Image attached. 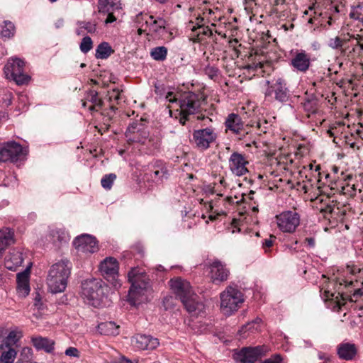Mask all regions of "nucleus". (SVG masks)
<instances>
[{"label": "nucleus", "instance_id": "obj_1", "mask_svg": "<svg viewBox=\"0 0 363 363\" xmlns=\"http://www.w3.org/2000/svg\"><path fill=\"white\" fill-rule=\"evenodd\" d=\"M131 283L128 295V301L133 306H138L148 299L149 278L145 271L140 268H132L128 274Z\"/></svg>", "mask_w": 363, "mask_h": 363}, {"label": "nucleus", "instance_id": "obj_2", "mask_svg": "<svg viewBox=\"0 0 363 363\" xmlns=\"http://www.w3.org/2000/svg\"><path fill=\"white\" fill-rule=\"evenodd\" d=\"M169 283L172 290L181 300L187 311L196 313L203 310V305L199 301L198 296L194 292L189 281L177 277L172 279Z\"/></svg>", "mask_w": 363, "mask_h": 363}, {"label": "nucleus", "instance_id": "obj_3", "mask_svg": "<svg viewBox=\"0 0 363 363\" xmlns=\"http://www.w3.org/2000/svg\"><path fill=\"white\" fill-rule=\"evenodd\" d=\"M71 263L62 259L54 264L49 270L47 283L50 291L53 294L65 291L67 284V279L71 273Z\"/></svg>", "mask_w": 363, "mask_h": 363}, {"label": "nucleus", "instance_id": "obj_4", "mask_svg": "<svg viewBox=\"0 0 363 363\" xmlns=\"http://www.w3.org/2000/svg\"><path fill=\"white\" fill-rule=\"evenodd\" d=\"M206 104V96L202 94H196L191 91L180 94L178 99L180 118L179 122L185 125L186 121L191 115L199 113L202 105Z\"/></svg>", "mask_w": 363, "mask_h": 363}, {"label": "nucleus", "instance_id": "obj_5", "mask_svg": "<svg viewBox=\"0 0 363 363\" xmlns=\"http://www.w3.org/2000/svg\"><path fill=\"white\" fill-rule=\"evenodd\" d=\"M104 288L105 285L101 279L85 280L82 284L81 296L86 304L99 307L104 296Z\"/></svg>", "mask_w": 363, "mask_h": 363}, {"label": "nucleus", "instance_id": "obj_6", "mask_svg": "<svg viewBox=\"0 0 363 363\" xmlns=\"http://www.w3.org/2000/svg\"><path fill=\"white\" fill-rule=\"evenodd\" d=\"M244 302L243 294L236 287L228 286L220 294V309L225 315L237 311Z\"/></svg>", "mask_w": 363, "mask_h": 363}, {"label": "nucleus", "instance_id": "obj_7", "mask_svg": "<svg viewBox=\"0 0 363 363\" xmlns=\"http://www.w3.org/2000/svg\"><path fill=\"white\" fill-rule=\"evenodd\" d=\"M24 65V62L18 58L9 60L4 67L6 78L13 79L18 85L28 83L30 77L25 74Z\"/></svg>", "mask_w": 363, "mask_h": 363}, {"label": "nucleus", "instance_id": "obj_8", "mask_svg": "<svg viewBox=\"0 0 363 363\" xmlns=\"http://www.w3.org/2000/svg\"><path fill=\"white\" fill-rule=\"evenodd\" d=\"M277 227L284 233H293L300 223V216L293 211H286L277 215Z\"/></svg>", "mask_w": 363, "mask_h": 363}, {"label": "nucleus", "instance_id": "obj_9", "mask_svg": "<svg viewBox=\"0 0 363 363\" xmlns=\"http://www.w3.org/2000/svg\"><path fill=\"white\" fill-rule=\"evenodd\" d=\"M23 154L22 146L16 142H8L0 147V162H16Z\"/></svg>", "mask_w": 363, "mask_h": 363}, {"label": "nucleus", "instance_id": "obj_10", "mask_svg": "<svg viewBox=\"0 0 363 363\" xmlns=\"http://www.w3.org/2000/svg\"><path fill=\"white\" fill-rule=\"evenodd\" d=\"M217 138L214 130L211 128H206L194 130L193 133V141L196 146L200 150H206Z\"/></svg>", "mask_w": 363, "mask_h": 363}, {"label": "nucleus", "instance_id": "obj_11", "mask_svg": "<svg viewBox=\"0 0 363 363\" xmlns=\"http://www.w3.org/2000/svg\"><path fill=\"white\" fill-rule=\"evenodd\" d=\"M208 267L210 269L209 277L213 283L217 284L228 279L230 272L220 260L209 262Z\"/></svg>", "mask_w": 363, "mask_h": 363}, {"label": "nucleus", "instance_id": "obj_12", "mask_svg": "<svg viewBox=\"0 0 363 363\" xmlns=\"http://www.w3.org/2000/svg\"><path fill=\"white\" fill-rule=\"evenodd\" d=\"M228 162L230 172L235 176H244L249 172L247 168L248 161L242 154L234 152L230 155Z\"/></svg>", "mask_w": 363, "mask_h": 363}, {"label": "nucleus", "instance_id": "obj_13", "mask_svg": "<svg viewBox=\"0 0 363 363\" xmlns=\"http://www.w3.org/2000/svg\"><path fill=\"white\" fill-rule=\"evenodd\" d=\"M273 93L277 101L281 103L289 101L290 97L289 91L284 79H277L275 82L268 88L265 95L266 96H271Z\"/></svg>", "mask_w": 363, "mask_h": 363}, {"label": "nucleus", "instance_id": "obj_14", "mask_svg": "<svg viewBox=\"0 0 363 363\" xmlns=\"http://www.w3.org/2000/svg\"><path fill=\"white\" fill-rule=\"evenodd\" d=\"M351 37V45L345 46L341 50V55L351 59L363 55V35H354Z\"/></svg>", "mask_w": 363, "mask_h": 363}, {"label": "nucleus", "instance_id": "obj_15", "mask_svg": "<svg viewBox=\"0 0 363 363\" xmlns=\"http://www.w3.org/2000/svg\"><path fill=\"white\" fill-rule=\"evenodd\" d=\"M74 245L76 249L83 253H94L98 250L95 238L89 235H82L75 238Z\"/></svg>", "mask_w": 363, "mask_h": 363}, {"label": "nucleus", "instance_id": "obj_16", "mask_svg": "<svg viewBox=\"0 0 363 363\" xmlns=\"http://www.w3.org/2000/svg\"><path fill=\"white\" fill-rule=\"evenodd\" d=\"M263 354L262 347H244L238 354V359L242 363H254Z\"/></svg>", "mask_w": 363, "mask_h": 363}, {"label": "nucleus", "instance_id": "obj_17", "mask_svg": "<svg viewBox=\"0 0 363 363\" xmlns=\"http://www.w3.org/2000/svg\"><path fill=\"white\" fill-rule=\"evenodd\" d=\"M291 65L297 71L306 72L311 65V57L304 50L296 52L291 60Z\"/></svg>", "mask_w": 363, "mask_h": 363}, {"label": "nucleus", "instance_id": "obj_18", "mask_svg": "<svg viewBox=\"0 0 363 363\" xmlns=\"http://www.w3.org/2000/svg\"><path fill=\"white\" fill-rule=\"evenodd\" d=\"M100 271L106 279L116 280L118 273V261L111 257H106L100 264Z\"/></svg>", "mask_w": 363, "mask_h": 363}, {"label": "nucleus", "instance_id": "obj_19", "mask_svg": "<svg viewBox=\"0 0 363 363\" xmlns=\"http://www.w3.org/2000/svg\"><path fill=\"white\" fill-rule=\"evenodd\" d=\"M135 347L140 350H154L157 347L160 342L157 338L150 335L138 334L132 339Z\"/></svg>", "mask_w": 363, "mask_h": 363}, {"label": "nucleus", "instance_id": "obj_20", "mask_svg": "<svg viewBox=\"0 0 363 363\" xmlns=\"http://www.w3.org/2000/svg\"><path fill=\"white\" fill-rule=\"evenodd\" d=\"M357 347L353 343L342 342L337 347V353L338 357L346 361L354 359L357 354Z\"/></svg>", "mask_w": 363, "mask_h": 363}, {"label": "nucleus", "instance_id": "obj_21", "mask_svg": "<svg viewBox=\"0 0 363 363\" xmlns=\"http://www.w3.org/2000/svg\"><path fill=\"white\" fill-rule=\"evenodd\" d=\"M16 291L18 296L24 298L30 292L29 286V269H26L24 272L17 274Z\"/></svg>", "mask_w": 363, "mask_h": 363}, {"label": "nucleus", "instance_id": "obj_22", "mask_svg": "<svg viewBox=\"0 0 363 363\" xmlns=\"http://www.w3.org/2000/svg\"><path fill=\"white\" fill-rule=\"evenodd\" d=\"M225 124L227 129L235 134L244 135L245 133H247V132L243 131V123L241 118L238 114H229Z\"/></svg>", "mask_w": 363, "mask_h": 363}, {"label": "nucleus", "instance_id": "obj_23", "mask_svg": "<svg viewBox=\"0 0 363 363\" xmlns=\"http://www.w3.org/2000/svg\"><path fill=\"white\" fill-rule=\"evenodd\" d=\"M23 260L22 253L16 250H12L6 257L5 267L11 271L16 270L17 267L21 265Z\"/></svg>", "mask_w": 363, "mask_h": 363}, {"label": "nucleus", "instance_id": "obj_24", "mask_svg": "<svg viewBox=\"0 0 363 363\" xmlns=\"http://www.w3.org/2000/svg\"><path fill=\"white\" fill-rule=\"evenodd\" d=\"M191 30L193 32L191 39L194 43H199L202 41L205 37H210L213 35V31L208 26H205L203 24H199V23H197V26H193L191 27Z\"/></svg>", "mask_w": 363, "mask_h": 363}, {"label": "nucleus", "instance_id": "obj_25", "mask_svg": "<svg viewBox=\"0 0 363 363\" xmlns=\"http://www.w3.org/2000/svg\"><path fill=\"white\" fill-rule=\"evenodd\" d=\"M33 346L38 350H43L48 353H50L54 350L55 342L47 337L37 336L32 337Z\"/></svg>", "mask_w": 363, "mask_h": 363}, {"label": "nucleus", "instance_id": "obj_26", "mask_svg": "<svg viewBox=\"0 0 363 363\" xmlns=\"http://www.w3.org/2000/svg\"><path fill=\"white\" fill-rule=\"evenodd\" d=\"M351 37H354L353 34H350L349 33L342 34L341 36H336L333 38H330L328 40V45L332 49H340L341 51L342 49L346 46V44L351 41Z\"/></svg>", "mask_w": 363, "mask_h": 363}, {"label": "nucleus", "instance_id": "obj_27", "mask_svg": "<svg viewBox=\"0 0 363 363\" xmlns=\"http://www.w3.org/2000/svg\"><path fill=\"white\" fill-rule=\"evenodd\" d=\"M121 0H99L98 9L100 13H108L121 9Z\"/></svg>", "mask_w": 363, "mask_h": 363}, {"label": "nucleus", "instance_id": "obj_28", "mask_svg": "<svg viewBox=\"0 0 363 363\" xmlns=\"http://www.w3.org/2000/svg\"><path fill=\"white\" fill-rule=\"evenodd\" d=\"M86 100L93 104L89 107V110L91 112L98 111L103 106V101L99 98L98 92L95 90H89L86 95Z\"/></svg>", "mask_w": 363, "mask_h": 363}, {"label": "nucleus", "instance_id": "obj_29", "mask_svg": "<svg viewBox=\"0 0 363 363\" xmlns=\"http://www.w3.org/2000/svg\"><path fill=\"white\" fill-rule=\"evenodd\" d=\"M118 325L114 322L101 323L98 325V330L101 334L105 335H116L118 334Z\"/></svg>", "mask_w": 363, "mask_h": 363}, {"label": "nucleus", "instance_id": "obj_30", "mask_svg": "<svg viewBox=\"0 0 363 363\" xmlns=\"http://www.w3.org/2000/svg\"><path fill=\"white\" fill-rule=\"evenodd\" d=\"M16 32L14 24L10 21H4L0 23V36L2 38H10L13 37Z\"/></svg>", "mask_w": 363, "mask_h": 363}, {"label": "nucleus", "instance_id": "obj_31", "mask_svg": "<svg viewBox=\"0 0 363 363\" xmlns=\"http://www.w3.org/2000/svg\"><path fill=\"white\" fill-rule=\"evenodd\" d=\"M50 238L51 241L55 245L62 242H67L68 240L66 232L60 228H54L50 230Z\"/></svg>", "mask_w": 363, "mask_h": 363}, {"label": "nucleus", "instance_id": "obj_32", "mask_svg": "<svg viewBox=\"0 0 363 363\" xmlns=\"http://www.w3.org/2000/svg\"><path fill=\"white\" fill-rule=\"evenodd\" d=\"M113 52V50L108 45V43H106V42H103L98 45V47L96 50L95 56L97 59H106Z\"/></svg>", "mask_w": 363, "mask_h": 363}, {"label": "nucleus", "instance_id": "obj_33", "mask_svg": "<svg viewBox=\"0 0 363 363\" xmlns=\"http://www.w3.org/2000/svg\"><path fill=\"white\" fill-rule=\"evenodd\" d=\"M352 178V176L351 174L342 177L344 183L341 184L340 186V191L342 194L352 196L355 193V185L354 184H350L347 182V181L350 180Z\"/></svg>", "mask_w": 363, "mask_h": 363}, {"label": "nucleus", "instance_id": "obj_34", "mask_svg": "<svg viewBox=\"0 0 363 363\" xmlns=\"http://www.w3.org/2000/svg\"><path fill=\"white\" fill-rule=\"evenodd\" d=\"M261 323H262V320L260 318H257L255 320H253L252 322L248 323L247 325H244L239 330V333H240V336H242V337H245L244 334L247 331H250V332L253 333L255 331L259 330L260 328H261Z\"/></svg>", "mask_w": 363, "mask_h": 363}, {"label": "nucleus", "instance_id": "obj_35", "mask_svg": "<svg viewBox=\"0 0 363 363\" xmlns=\"http://www.w3.org/2000/svg\"><path fill=\"white\" fill-rule=\"evenodd\" d=\"M16 354V351L13 348L9 347L7 350L2 352L0 363H13Z\"/></svg>", "mask_w": 363, "mask_h": 363}, {"label": "nucleus", "instance_id": "obj_36", "mask_svg": "<svg viewBox=\"0 0 363 363\" xmlns=\"http://www.w3.org/2000/svg\"><path fill=\"white\" fill-rule=\"evenodd\" d=\"M151 57L157 61H163L166 59L167 49L164 46L156 47L151 50Z\"/></svg>", "mask_w": 363, "mask_h": 363}, {"label": "nucleus", "instance_id": "obj_37", "mask_svg": "<svg viewBox=\"0 0 363 363\" xmlns=\"http://www.w3.org/2000/svg\"><path fill=\"white\" fill-rule=\"evenodd\" d=\"M79 28L76 33L78 35H80L83 33V29L86 30L88 33H92L96 31V23L92 22L86 21H79L77 23Z\"/></svg>", "mask_w": 363, "mask_h": 363}, {"label": "nucleus", "instance_id": "obj_38", "mask_svg": "<svg viewBox=\"0 0 363 363\" xmlns=\"http://www.w3.org/2000/svg\"><path fill=\"white\" fill-rule=\"evenodd\" d=\"M167 170L164 167L156 169L150 172V177L155 182L162 181L164 178H167Z\"/></svg>", "mask_w": 363, "mask_h": 363}, {"label": "nucleus", "instance_id": "obj_39", "mask_svg": "<svg viewBox=\"0 0 363 363\" xmlns=\"http://www.w3.org/2000/svg\"><path fill=\"white\" fill-rule=\"evenodd\" d=\"M116 175L115 174H106L101 181V186L106 189H111Z\"/></svg>", "mask_w": 363, "mask_h": 363}, {"label": "nucleus", "instance_id": "obj_40", "mask_svg": "<svg viewBox=\"0 0 363 363\" xmlns=\"http://www.w3.org/2000/svg\"><path fill=\"white\" fill-rule=\"evenodd\" d=\"M33 352L29 347H23L21 352L20 357L17 363L28 362L32 359Z\"/></svg>", "mask_w": 363, "mask_h": 363}, {"label": "nucleus", "instance_id": "obj_41", "mask_svg": "<svg viewBox=\"0 0 363 363\" xmlns=\"http://www.w3.org/2000/svg\"><path fill=\"white\" fill-rule=\"evenodd\" d=\"M79 48L81 51L84 53H87L89 51H90L93 48V42L91 38L89 36L83 38Z\"/></svg>", "mask_w": 363, "mask_h": 363}, {"label": "nucleus", "instance_id": "obj_42", "mask_svg": "<svg viewBox=\"0 0 363 363\" xmlns=\"http://www.w3.org/2000/svg\"><path fill=\"white\" fill-rule=\"evenodd\" d=\"M292 0H274L273 11L276 13H280L286 10V5L289 4Z\"/></svg>", "mask_w": 363, "mask_h": 363}, {"label": "nucleus", "instance_id": "obj_43", "mask_svg": "<svg viewBox=\"0 0 363 363\" xmlns=\"http://www.w3.org/2000/svg\"><path fill=\"white\" fill-rule=\"evenodd\" d=\"M351 18L357 19L363 23V5L354 7L350 13Z\"/></svg>", "mask_w": 363, "mask_h": 363}, {"label": "nucleus", "instance_id": "obj_44", "mask_svg": "<svg viewBox=\"0 0 363 363\" xmlns=\"http://www.w3.org/2000/svg\"><path fill=\"white\" fill-rule=\"evenodd\" d=\"M166 22L162 18H158L154 20V21L150 26V30L153 32H159L160 29L164 28Z\"/></svg>", "mask_w": 363, "mask_h": 363}, {"label": "nucleus", "instance_id": "obj_45", "mask_svg": "<svg viewBox=\"0 0 363 363\" xmlns=\"http://www.w3.org/2000/svg\"><path fill=\"white\" fill-rule=\"evenodd\" d=\"M108 97L111 101H118L121 99V92L118 89H113L111 91H108Z\"/></svg>", "mask_w": 363, "mask_h": 363}, {"label": "nucleus", "instance_id": "obj_46", "mask_svg": "<svg viewBox=\"0 0 363 363\" xmlns=\"http://www.w3.org/2000/svg\"><path fill=\"white\" fill-rule=\"evenodd\" d=\"M20 337L18 333L16 331H11L9 333L6 339L8 343H16Z\"/></svg>", "mask_w": 363, "mask_h": 363}, {"label": "nucleus", "instance_id": "obj_47", "mask_svg": "<svg viewBox=\"0 0 363 363\" xmlns=\"http://www.w3.org/2000/svg\"><path fill=\"white\" fill-rule=\"evenodd\" d=\"M65 354L69 357H79V352L76 347H70L65 350Z\"/></svg>", "mask_w": 363, "mask_h": 363}, {"label": "nucleus", "instance_id": "obj_48", "mask_svg": "<svg viewBox=\"0 0 363 363\" xmlns=\"http://www.w3.org/2000/svg\"><path fill=\"white\" fill-rule=\"evenodd\" d=\"M275 238H276L274 236L270 235V238L269 239L264 240L262 245L263 247L265 249V252H267V248H269L273 245Z\"/></svg>", "mask_w": 363, "mask_h": 363}, {"label": "nucleus", "instance_id": "obj_49", "mask_svg": "<svg viewBox=\"0 0 363 363\" xmlns=\"http://www.w3.org/2000/svg\"><path fill=\"white\" fill-rule=\"evenodd\" d=\"M282 358L279 354H275L272 357L266 359L263 363H281Z\"/></svg>", "mask_w": 363, "mask_h": 363}, {"label": "nucleus", "instance_id": "obj_50", "mask_svg": "<svg viewBox=\"0 0 363 363\" xmlns=\"http://www.w3.org/2000/svg\"><path fill=\"white\" fill-rule=\"evenodd\" d=\"M337 281L339 283L340 285H345V287H349L354 284L353 280L347 281L345 279H341V278H338Z\"/></svg>", "mask_w": 363, "mask_h": 363}, {"label": "nucleus", "instance_id": "obj_51", "mask_svg": "<svg viewBox=\"0 0 363 363\" xmlns=\"http://www.w3.org/2000/svg\"><path fill=\"white\" fill-rule=\"evenodd\" d=\"M166 99L170 103L175 102L177 104H178L179 97L175 96L172 92H168L166 96Z\"/></svg>", "mask_w": 363, "mask_h": 363}, {"label": "nucleus", "instance_id": "obj_52", "mask_svg": "<svg viewBox=\"0 0 363 363\" xmlns=\"http://www.w3.org/2000/svg\"><path fill=\"white\" fill-rule=\"evenodd\" d=\"M257 0H243L245 9H252L254 4H257Z\"/></svg>", "mask_w": 363, "mask_h": 363}, {"label": "nucleus", "instance_id": "obj_53", "mask_svg": "<svg viewBox=\"0 0 363 363\" xmlns=\"http://www.w3.org/2000/svg\"><path fill=\"white\" fill-rule=\"evenodd\" d=\"M116 20V17L113 15V12L108 13L107 18L105 20V23H111L114 22Z\"/></svg>", "mask_w": 363, "mask_h": 363}, {"label": "nucleus", "instance_id": "obj_54", "mask_svg": "<svg viewBox=\"0 0 363 363\" xmlns=\"http://www.w3.org/2000/svg\"><path fill=\"white\" fill-rule=\"evenodd\" d=\"M360 272V269L355 267H347V272L351 274H355Z\"/></svg>", "mask_w": 363, "mask_h": 363}, {"label": "nucleus", "instance_id": "obj_55", "mask_svg": "<svg viewBox=\"0 0 363 363\" xmlns=\"http://www.w3.org/2000/svg\"><path fill=\"white\" fill-rule=\"evenodd\" d=\"M334 296V294L329 291L328 290H325L324 291V298L325 300H330V299H333V297Z\"/></svg>", "mask_w": 363, "mask_h": 363}, {"label": "nucleus", "instance_id": "obj_56", "mask_svg": "<svg viewBox=\"0 0 363 363\" xmlns=\"http://www.w3.org/2000/svg\"><path fill=\"white\" fill-rule=\"evenodd\" d=\"M203 21H204V19L203 18H197L196 20V23H195V26H197L198 23L199 24H203ZM189 24H192V26H194V22H192V21H190Z\"/></svg>", "mask_w": 363, "mask_h": 363}, {"label": "nucleus", "instance_id": "obj_57", "mask_svg": "<svg viewBox=\"0 0 363 363\" xmlns=\"http://www.w3.org/2000/svg\"><path fill=\"white\" fill-rule=\"evenodd\" d=\"M306 242H308V244L310 246H311V247L314 246V245H315V240H314V239H313V238H306Z\"/></svg>", "mask_w": 363, "mask_h": 363}, {"label": "nucleus", "instance_id": "obj_58", "mask_svg": "<svg viewBox=\"0 0 363 363\" xmlns=\"http://www.w3.org/2000/svg\"><path fill=\"white\" fill-rule=\"evenodd\" d=\"M318 21V18H311L308 19V23H315V21Z\"/></svg>", "mask_w": 363, "mask_h": 363}, {"label": "nucleus", "instance_id": "obj_59", "mask_svg": "<svg viewBox=\"0 0 363 363\" xmlns=\"http://www.w3.org/2000/svg\"><path fill=\"white\" fill-rule=\"evenodd\" d=\"M123 363H138L137 362H133L131 360L126 359L125 357H123Z\"/></svg>", "mask_w": 363, "mask_h": 363}, {"label": "nucleus", "instance_id": "obj_60", "mask_svg": "<svg viewBox=\"0 0 363 363\" xmlns=\"http://www.w3.org/2000/svg\"><path fill=\"white\" fill-rule=\"evenodd\" d=\"M362 290L358 289L355 291L354 295H362Z\"/></svg>", "mask_w": 363, "mask_h": 363}, {"label": "nucleus", "instance_id": "obj_61", "mask_svg": "<svg viewBox=\"0 0 363 363\" xmlns=\"http://www.w3.org/2000/svg\"><path fill=\"white\" fill-rule=\"evenodd\" d=\"M255 194V192L253 191H250V193H249V199L250 200H252L253 199V197H252V195Z\"/></svg>", "mask_w": 363, "mask_h": 363}, {"label": "nucleus", "instance_id": "obj_62", "mask_svg": "<svg viewBox=\"0 0 363 363\" xmlns=\"http://www.w3.org/2000/svg\"><path fill=\"white\" fill-rule=\"evenodd\" d=\"M325 211H328V212H330V213H333V209L330 206H328V207L325 208Z\"/></svg>", "mask_w": 363, "mask_h": 363}, {"label": "nucleus", "instance_id": "obj_63", "mask_svg": "<svg viewBox=\"0 0 363 363\" xmlns=\"http://www.w3.org/2000/svg\"><path fill=\"white\" fill-rule=\"evenodd\" d=\"M328 24L329 26H331L333 24V18H332V17H329L328 21Z\"/></svg>", "mask_w": 363, "mask_h": 363}, {"label": "nucleus", "instance_id": "obj_64", "mask_svg": "<svg viewBox=\"0 0 363 363\" xmlns=\"http://www.w3.org/2000/svg\"><path fill=\"white\" fill-rule=\"evenodd\" d=\"M110 109L114 112L117 109V108L114 105H111L110 106Z\"/></svg>", "mask_w": 363, "mask_h": 363}]
</instances>
